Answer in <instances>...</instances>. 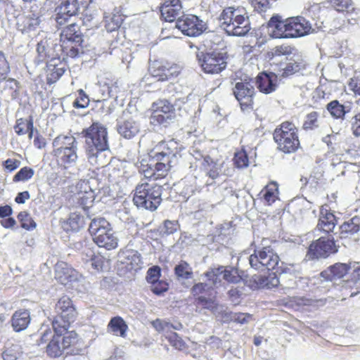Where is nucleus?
Instances as JSON below:
<instances>
[{
	"label": "nucleus",
	"mask_w": 360,
	"mask_h": 360,
	"mask_svg": "<svg viewBox=\"0 0 360 360\" xmlns=\"http://www.w3.org/2000/svg\"><path fill=\"white\" fill-rule=\"evenodd\" d=\"M76 271L68 263L59 262L55 266V278L61 284L66 285L76 277Z\"/></svg>",
	"instance_id": "28"
},
{
	"label": "nucleus",
	"mask_w": 360,
	"mask_h": 360,
	"mask_svg": "<svg viewBox=\"0 0 360 360\" xmlns=\"http://www.w3.org/2000/svg\"><path fill=\"white\" fill-rule=\"evenodd\" d=\"M249 264L257 271H273L268 276L255 274L250 278L246 284L252 290L277 287L279 284L277 274L290 273L294 266L293 264L282 262L271 245L256 248L249 257Z\"/></svg>",
	"instance_id": "1"
},
{
	"label": "nucleus",
	"mask_w": 360,
	"mask_h": 360,
	"mask_svg": "<svg viewBox=\"0 0 360 360\" xmlns=\"http://www.w3.org/2000/svg\"><path fill=\"white\" fill-rule=\"evenodd\" d=\"M161 276V269L159 266H153L149 268L146 273V281L149 284L160 280Z\"/></svg>",
	"instance_id": "58"
},
{
	"label": "nucleus",
	"mask_w": 360,
	"mask_h": 360,
	"mask_svg": "<svg viewBox=\"0 0 360 360\" xmlns=\"http://www.w3.org/2000/svg\"><path fill=\"white\" fill-rule=\"evenodd\" d=\"M84 224V217L80 214L72 212L69 217L62 223L63 229L67 232H77Z\"/></svg>",
	"instance_id": "35"
},
{
	"label": "nucleus",
	"mask_w": 360,
	"mask_h": 360,
	"mask_svg": "<svg viewBox=\"0 0 360 360\" xmlns=\"http://www.w3.org/2000/svg\"><path fill=\"white\" fill-rule=\"evenodd\" d=\"M108 328L114 335L124 338L128 330V326L121 316L112 317L108 324Z\"/></svg>",
	"instance_id": "38"
},
{
	"label": "nucleus",
	"mask_w": 360,
	"mask_h": 360,
	"mask_svg": "<svg viewBox=\"0 0 360 360\" xmlns=\"http://www.w3.org/2000/svg\"><path fill=\"white\" fill-rule=\"evenodd\" d=\"M223 279L229 283L237 284L243 281L247 285L246 281L248 276L242 270L237 268L229 267V269H222Z\"/></svg>",
	"instance_id": "34"
},
{
	"label": "nucleus",
	"mask_w": 360,
	"mask_h": 360,
	"mask_svg": "<svg viewBox=\"0 0 360 360\" xmlns=\"http://www.w3.org/2000/svg\"><path fill=\"white\" fill-rule=\"evenodd\" d=\"M133 202L138 207L155 211L162 202V186L150 182H143L136 187Z\"/></svg>",
	"instance_id": "8"
},
{
	"label": "nucleus",
	"mask_w": 360,
	"mask_h": 360,
	"mask_svg": "<svg viewBox=\"0 0 360 360\" xmlns=\"http://www.w3.org/2000/svg\"><path fill=\"white\" fill-rule=\"evenodd\" d=\"M161 19L165 22H172L179 18L182 13L180 0H165L160 6Z\"/></svg>",
	"instance_id": "21"
},
{
	"label": "nucleus",
	"mask_w": 360,
	"mask_h": 360,
	"mask_svg": "<svg viewBox=\"0 0 360 360\" xmlns=\"http://www.w3.org/2000/svg\"><path fill=\"white\" fill-rule=\"evenodd\" d=\"M22 348L19 342L14 340H8L1 353L4 360H17L22 354Z\"/></svg>",
	"instance_id": "32"
},
{
	"label": "nucleus",
	"mask_w": 360,
	"mask_h": 360,
	"mask_svg": "<svg viewBox=\"0 0 360 360\" xmlns=\"http://www.w3.org/2000/svg\"><path fill=\"white\" fill-rule=\"evenodd\" d=\"M31 321L30 312L28 309L16 310L11 319V324L15 332L19 333L25 330Z\"/></svg>",
	"instance_id": "27"
},
{
	"label": "nucleus",
	"mask_w": 360,
	"mask_h": 360,
	"mask_svg": "<svg viewBox=\"0 0 360 360\" xmlns=\"http://www.w3.org/2000/svg\"><path fill=\"white\" fill-rule=\"evenodd\" d=\"M295 51V46L287 44H283L278 46H276L268 53L269 58L270 59L274 57H279L283 56H290Z\"/></svg>",
	"instance_id": "46"
},
{
	"label": "nucleus",
	"mask_w": 360,
	"mask_h": 360,
	"mask_svg": "<svg viewBox=\"0 0 360 360\" xmlns=\"http://www.w3.org/2000/svg\"><path fill=\"white\" fill-rule=\"evenodd\" d=\"M51 155L58 167L67 170L78 160L77 142L73 136L60 135L53 141Z\"/></svg>",
	"instance_id": "7"
},
{
	"label": "nucleus",
	"mask_w": 360,
	"mask_h": 360,
	"mask_svg": "<svg viewBox=\"0 0 360 360\" xmlns=\"http://www.w3.org/2000/svg\"><path fill=\"white\" fill-rule=\"evenodd\" d=\"M20 165V161L17 159H11L8 158L6 160L4 161L2 163V166L5 171L8 172H11L16 169H18Z\"/></svg>",
	"instance_id": "63"
},
{
	"label": "nucleus",
	"mask_w": 360,
	"mask_h": 360,
	"mask_svg": "<svg viewBox=\"0 0 360 360\" xmlns=\"http://www.w3.org/2000/svg\"><path fill=\"white\" fill-rule=\"evenodd\" d=\"M326 109L334 119H343L346 114L345 106L340 103L338 100L328 103Z\"/></svg>",
	"instance_id": "45"
},
{
	"label": "nucleus",
	"mask_w": 360,
	"mask_h": 360,
	"mask_svg": "<svg viewBox=\"0 0 360 360\" xmlns=\"http://www.w3.org/2000/svg\"><path fill=\"white\" fill-rule=\"evenodd\" d=\"M228 297L232 302L238 304L243 295V292L238 288H232L227 292Z\"/></svg>",
	"instance_id": "64"
},
{
	"label": "nucleus",
	"mask_w": 360,
	"mask_h": 360,
	"mask_svg": "<svg viewBox=\"0 0 360 360\" xmlns=\"http://www.w3.org/2000/svg\"><path fill=\"white\" fill-rule=\"evenodd\" d=\"M55 315L51 325L53 330L65 331L69 329L72 323L77 317V311L73 301L68 295H63L56 302L54 307Z\"/></svg>",
	"instance_id": "9"
},
{
	"label": "nucleus",
	"mask_w": 360,
	"mask_h": 360,
	"mask_svg": "<svg viewBox=\"0 0 360 360\" xmlns=\"http://www.w3.org/2000/svg\"><path fill=\"white\" fill-rule=\"evenodd\" d=\"M18 219L20 223L22 228L26 230H32L35 229L37 224L30 214L27 211H22L18 214Z\"/></svg>",
	"instance_id": "51"
},
{
	"label": "nucleus",
	"mask_w": 360,
	"mask_h": 360,
	"mask_svg": "<svg viewBox=\"0 0 360 360\" xmlns=\"http://www.w3.org/2000/svg\"><path fill=\"white\" fill-rule=\"evenodd\" d=\"M39 23V18L32 13L20 18L17 22V27L22 33H29L35 30Z\"/></svg>",
	"instance_id": "33"
},
{
	"label": "nucleus",
	"mask_w": 360,
	"mask_h": 360,
	"mask_svg": "<svg viewBox=\"0 0 360 360\" xmlns=\"http://www.w3.org/2000/svg\"><path fill=\"white\" fill-rule=\"evenodd\" d=\"M300 63L294 60L287 63L285 67L280 70L279 75L282 78H287L300 72Z\"/></svg>",
	"instance_id": "52"
},
{
	"label": "nucleus",
	"mask_w": 360,
	"mask_h": 360,
	"mask_svg": "<svg viewBox=\"0 0 360 360\" xmlns=\"http://www.w3.org/2000/svg\"><path fill=\"white\" fill-rule=\"evenodd\" d=\"M101 248H104L108 250L115 249L117 247V238L113 235L112 231H109L105 235L100 237L98 240L94 242Z\"/></svg>",
	"instance_id": "44"
},
{
	"label": "nucleus",
	"mask_w": 360,
	"mask_h": 360,
	"mask_svg": "<svg viewBox=\"0 0 360 360\" xmlns=\"http://www.w3.org/2000/svg\"><path fill=\"white\" fill-rule=\"evenodd\" d=\"M77 188L79 189L77 202L84 211H87L94 205L96 197L95 193L89 185L85 182L77 184Z\"/></svg>",
	"instance_id": "24"
},
{
	"label": "nucleus",
	"mask_w": 360,
	"mask_h": 360,
	"mask_svg": "<svg viewBox=\"0 0 360 360\" xmlns=\"http://www.w3.org/2000/svg\"><path fill=\"white\" fill-rule=\"evenodd\" d=\"M169 344L176 349L184 350L186 348V344L183 339L175 332H172L166 336Z\"/></svg>",
	"instance_id": "53"
},
{
	"label": "nucleus",
	"mask_w": 360,
	"mask_h": 360,
	"mask_svg": "<svg viewBox=\"0 0 360 360\" xmlns=\"http://www.w3.org/2000/svg\"><path fill=\"white\" fill-rule=\"evenodd\" d=\"M34 175V170L30 167H22L13 177V181L25 182L30 180Z\"/></svg>",
	"instance_id": "49"
},
{
	"label": "nucleus",
	"mask_w": 360,
	"mask_h": 360,
	"mask_svg": "<svg viewBox=\"0 0 360 360\" xmlns=\"http://www.w3.org/2000/svg\"><path fill=\"white\" fill-rule=\"evenodd\" d=\"M347 85L349 91L353 92L355 96H360V78L359 77L350 78Z\"/></svg>",
	"instance_id": "61"
},
{
	"label": "nucleus",
	"mask_w": 360,
	"mask_h": 360,
	"mask_svg": "<svg viewBox=\"0 0 360 360\" xmlns=\"http://www.w3.org/2000/svg\"><path fill=\"white\" fill-rule=\"evenodd\" d=\"M233 94L243 112H250L254 109L256 91L251 78L237 82L233 88Z\"/></svg>",
	"instance_id": "12"
},
{
	"label": "nucleus",
	"mask_w": 360,
	"mask_h": 360,
	"mask_svg": "<svg viewBox=\"0 0 360 360\" xmlns=\"http://www.w3.org/2000/svg\"><path fill=\"white\" fill-rule=\"evenodd\" d=\"M67 70V64L60 58H53L47 63L45 69L46 83L51 85L58 82Z\"/></svg>",
	"instance_id": "19"
},
{
	"label": "nucleus",
	"mask_w": 360,
	"mask_h": 360,
	"mask_svg": "<svg viewBox=\"0 0 360 360\" xmlns=\"http://www.w3.org/2000/svg\"><path fill=\"white\" fill-rule=\"evenodd\" d=\"M339 246L336 245L334 238L321 236L311 242L306 257L309 260L326 259L338 252Z\"/></svg>",
	"instance_id": "14"
},
{
	"label": "nucleus",
	"mask_w": 360,
	"mask_h": 360,
	"mask_svg": "<svg viewBox=\"0 0 360 360\" xmlns=\"http://www.w3.org/2000/svg\"><path fill=\"white\" fill-rule=\"evenodd\" d=\"M223 266H220L217 268L211 269L207 271L204 275L214 285H217L221 282L219 276L222 275Z\"/></svg>",
	"instance_id": "55"
},
{
	"label": "nucleus",
	"mask_w": 360,
	"mask_h": 360,
	"mask_svg": "<svg viewBox=\"0 0 360 360\" xmlns=\"http://www.w3.org/2000/svg\"><path fill=\"white\" fill-rule=\"evenodd\" d=\"M320 126L319 113L316 111H311L307 113L302 124V129L304 131H312L318 129Z\"/></svg>",
	"instance_id": "43"
},
{
	"label": "nucleus",
	"mask_w": 360,
	"mask_h": 360,
	"mask_svg": "<svg viewBox=\"0 0 360 360\" xmlns=\"http://www.w3.org/2000/svg\"><path fill=\"white\" fill-rule=\"evenodd\" d=\"M32 128H33V119L31 116L29 119H17L14 125L15 132L19 136L26 134Z\"/></svg>",
	"instance_id": "47"
},
{
	"label": "nucleus",
	"mask_w": 360,
	"mask_h": 360,
	"mask_svg": "<svg viewBox=\"0 0 360 360\" xmlns=\"http://www.w3.org/2000/svg\"><path fill=\"white\" fill-rule=\"evenodd\" d=\"M89 231L96 242L101 236L112 231L110 223L104 218L94 219L89 225Z\"/></svg>",
	"instance_id": "30"
},
{
	"label": "nucleus",
	"mask_w": 360,
	"mask_h": 360,
	"mask_svg": "<svg viewBox=\"0 0 360 360\" xmlns=\"http://www.w3.org/2000/svg\"><path fill=\"white\" fill-rule=\"evenodd\" d=\"M277 80L278 76L274 72L263 71L256 77V85L260 92L269 94L276 89Z\"/></svg>",
	"instance_id": "22"
},
{
	"label": "nucleus",
	"mask_w": 360,
	"mask_h": 360,
	"mask_svg": "<svg viewBox=\"0 0 360 360\" xmlns=\"http://www.w3.org/2000/svg\"><path fill=\"white\" fill-rule=\"evenodd\" d=\"M191 292L194 297L196 305L210 311L217 309L219 306L217 300V292L213 287L200 282L192 286Z\"/></svg>",
	"instance_id": "13"
},
{
	"label": "nucleus",
	"mask_w": 360,
	"mask_h": 360,
	"mask_svg": "<svg viewBox=\"0 0 360 360\" xmlns=\"http://www.w3.org/2000/svg\"><path fill=\"white\" fill-rule=\"evenodd\" d=\"M174 273L178 280H188L193 276V268L184 260H181L175 266Z\"/></svg>",
	"instance_id": "39"
},
{
	"label": "nucleus",
	"mask_w": 360,
	"mask_h": 360,
	"mask_svg": "<svg viewBox=\"0 0 360 360\" xmlns=\"http://www.w3.org/2000/svg\"><path fill=\"white\" fill-rule=\"evenodd\" d=\"M278 184L271 181L260 191L259 195L260 199L263 200L266 205H271L278 199Z\"/></svg>",
	"instance_id": "36"
},
{
	"label": "nucleus",
	"mask_w": 360,
	"mask_h": 360,
	"mask_svg": "<svg viewBox=\"0 0 360 360\" xmlns=\"http://www.w3.org/2000/svg\"><path fill=\"white\" fill-rule=\"evenodd\" d=\"M360 231V217L354 216L339 226V238L345 242L358 241L355 236Z\"/></svg>",
	"instance_id": "20"
},
{
	"label": "nucleus",
	"mask_w": 360,
	"mask_h": 360,
	"mask_svg": "<svg viewBox=\"0 0 360 360\" xmlns=\"http://www.w3.org/2000/svg\"><path fill=\"white\" fill-rule=\"evenodd\" d=\"M49 340L46 352L52 358L59 357L65 351L74 355L79 354L84 349V342L75 330L54 329L52 335L51 330L47 328L41 334L39 344H45Z\"/></svg>",
	"instance_id": "2"
},
{
	"label": "nucleus",
	"mask_w": 360,
	"mask_h": 360,
	"mask_svg": "<svg viewBox=\"0 0 360 360\" xmlns=\"http://www.w3.org/2000/svg\"><path fill=\"white\" fill-rule=\"evenodd\" d=\"M277 150L284 154H292L302 148L300 130L292 121H284L277 125L272 132Z\"/></svg>",
	"instance_id": "6"
},
{
	"label": "nucleus",
	"mask_w": 360,
	"mask_h": 360,
	"mask_svg": "<svg viewBox=\"0 0 360 360\" xmlns=\"http://www.w3.org/2000/svg\"><path fill=\"white\" fill-rule=\"evenodd\" d=\"M351 269L352 264H349V262H337L321 271L320 276L326 281H332L334 279L342 278Z\"/></svg>",
	"instance_id": "23"
},
{
	"label": "nucleus",
	"mask_w": 360,
	"mask_h": 360,
	"mask_svg": "<svg viewBox=\"0 0 360 360\" xmlns=\"http://www.w3.org/2000/svg\"><path fill=\"white\" fill-rule=\"evenodd\" d=\"M331 6L338 12L342 13L345 15L351 18H348L349 23H352L351 20L354 22L359 18V9H357L352 0H330Z\"/></svg>",
	"instance_id": "26"
},
{
	"label": "nucleus",
	"mask_w": 360,
	"mask_h": 360,
	"mask_svg": "<svg viewBox=\"0 0 360 360\" xmlns=\"http://www.w3.org/2000/svg\"><path fill=\"white\" fill-rule=\"evenodd\" d=\"M148 72L156 82H164L179 76L181 68L176 63L165 58L150 60Z\"/></svg>",
	"instance_id": "10"
},
{
	"label": "nucleus",
	"mask_w": 360,
	"mask_h": 360,
	"mask_svg": "<svg viewBox=\"0 0 360 360\" xmlns=\"http://www.w3.org/2000/svg\"><path fill=\"white\" fill-rule=\"evenodd\" d=\"M89 104V98L82 89L78 91V96L74 101L72 105L75 108H85Z\"/></svg>",
	"instance_id": "57"
},
{
	"label": "nucleus",
	"mask_w": 360,
	"mask_h": 360,
	"mask_svg": "<svg viewBox=\"0 0 360 360\" xmlns=\"http://www.w3.org/2000/svg\"><path fill=\"white\" fill-rule=\"evenodd\" d=\"M150 285L151 291L157 295H160L169 289V283L165 280H158Z\"/></svg>",
	"instance_id": "56"
},
{
	"label": "nucleus",
	"mask_w": 360,
	"mask_h": 360,
	"mask_svg": "<svg viewBox=\"0 0 360 360\" xmlns=\"http://www.w3.org/2000/svg\"><path fill=\"white\" fill-rule=\"evenodd\" d=\"M150 160L154 162L153 167L156 180L166 177L170 168L174 165L169 160H155L152 157H150Z\"/></svg>",
	"instance_id": "41"
},
{
	"label": "nucleus",
	"mask_w": 360,
	"mask_h": 360,
	"mask_svg": "<svg viewBox=\"0 0 360 360\" xmlns=\"http://www.w3.org/2000/svg\"><path fill=\"white\" fill-rule=\"evenodd\" d=\"M182 149V146L174 139L162 141L151 150L150 157L155 160H169L176 164Z\"/></svg>",
	"instance_id": "15"
},
{
	"label": "nucleus",
	"mask_w": 360,
	"mask_h": 360,
	"mask_svg": "<svg viewBox=\"0 0 360 360\" xmlns=\"http://www.w3.org/2000/svg\"><path fill=\"white\" fill-rule=\"evenodd\" d=\"M60 38L84 40L79 25L75 22L67 25L62 30Z\"/></svg>",
	"instance_id": "40"
},
{
	"label": "nucleus",
	"mask_w": 360,
	"mask_h": 360,
	"mask_svg": "<svg viewBox=\"0 0 360 360\" xmlns=\"http://www.w3.org/2000/svg\"><path fill=\"white\" fill-rule=\"evenodd\" d=\"M233 165L238 169L246 168L249 165V158L245 146L237 148L233 158Z\"/></svg>",
	"instance_id": "42"
},
{
	"label": "nucleus",
	"mask_w": 360,
	"mask_h": 360,
	"mask_svg": "<svg viewBox=\"0 0 360 360\" xmlns=\"http://www.w3.org/2000/svg\"><path fill=\"white\" fill-rule=\"evenodd\" d=\"M176 27L182 34L188 37L200 35L205 30L206 25L197 15L187 14L179 18Z\"/></svg>",
	"instance_id": "17"
},
{
	"label": "nucleus",
	"mask_w": 360,
	"mask_h": 360,
	"mask_svg": "<svg viewBox=\"0 0 360 360\" xmlns=\"http://www.w3.org/2000/svg\"><path fill=\"white\" fill-rule=\"evenodd\" d=\"M11 72V67L5 53L0 50V83L6 81H14V79H8Z\"/></svg>",
	"instance_id": "48"
},
{
	"label": "nucleus",
	"mask_w": 360,
	"mask_h": 360,
	"mask_svg": "<svg viewBox=\"0 0 360 360\" xmlns=\"http://www.w3.org/2000/svg\"><path fill=\"white\" fill-rule=\"evenodd\" d=\"M196 56L202 70L206 74H219L227 66L226 54L219 51L200 52Z\"/></svg>",
	"instance_id": "11"
},
{
	"label": "nucleus",
	"mask_w": 360,
	"mask_h": 360,
	"mask_svg": "<svg viewBox=\"0 0 360 360\" xmlns=\"http://www.w3.org/2000/svg\"><path fill=\"white\" fill-rule=\"evenodd\" d=\"M336 224L337 219L335 214L326 210L321 212L316 228L319 231L329 234L333 232Z\"/></svg>",
	"instance_id": "31"
},
{
	"label": "nucleus",
	"mask_w": 360,
	"mask_h": 360,
	"mask_svg": "<svg viewBox=\"0 0 360 360\" xmlns=\"http://www.w3.org/2000/svg\"><path fill=\"white\" fill-rule=\"evenodd\" d=\"M91 266L96 271H102L105 263H108L107 260L102 255H94L91 259Z\"/></svg>",
	"instance_id": "59"
},
{
	"label": "nucleus",
	"mask_w": 360,
	"mask_h": 360,
	"mask_svg": "<svg viewBox=\"0 0 360 360\" xmlns=\"http://www.w3.org/2000/svg\"><path fill=\"white\" fill-rule=\"evenodd\" d=\"M254 11L262 14L271 8L269 0H248Z\"/></svg>",
	"instance_id": "54"
},
{
	"label": "nucleus",
	"mask_w": 360,
	"mask_h": 360,
	"mask_svg": "<svg viewBox=\"0 0 360 360\" xmlns=\"http://www.w3.org/2000/svg\"><path fill=\"white\" fill-rule=\"evenodd\" d=\"M150 123L162 124L175 117L174 106L166 99H159L151 105Z\"/></svg>",
	"instance_id": "16"
},
{
	"label": "nucleus",
	"mask_w": 360,
	"mask_h": 360,
	"mask_svg": "<svg viewBox=\"0 0 360 360\" xmlns=\"http://www.w3.org/2000/svg\"><path fill=\"white\" fill-rule=\"evenodd\" d=\"M85 152L88 162L97 169L108 164V158L103 152L108 149L107 129L98 123H93L84 129Z\"/></svg>",
	"instance_id": "4"
},
{
	"label": "nucleus",
	"mask_w": 360,
	"mask_h": 360,
	"mask_svg": "<svg viewBox=\"0 0 360 360\" xmlns=\"http://www.w3.org/2000/svg\"><path fill=\"white\" fill-rule=\"evenodd\" d=\"M84 40L68 39L60 38V46L64 56L76 58L82 52Z\"/></svg>",
	"instance_id": "29"
},
{
	"label": "nucleus",
	"mask_w": 360,
	"mask_h": 360,
	"mask_svg": "<svg viewBox=\"0 0 360 360\" xmlns=\"http://www.w3.org/2000/svg\"><path fill=\"white\" fill-rule=\"evenodd\" d=\"M269 36L271 39H294L312 33L314 29L309 20L297 15L283 20L281 16L273 15L267 22Z\"/></svg>",
	"instance_id": "3"
},
{
	"label": "nucleus",
	"mask_w": 360,
	"mask_h": 360,
	"mask_svg": "<svg viewBox=\"0 0 360 360\" xmlns=\"http://www.w3.org/2000/svg\"><path fill=\"white\" fill-rule=\"evenodd\" d=\"M119 134L126 139H131L139 131V124L131 119L122 122L117 127Z\"/></svg>",
	"instance_id": "37"
},
{
	"label": "nucleus",
	"mask_w": 360,
	"mask_h": 360,
	"mask_svg": "<svg viewBox=\"0 0 360 360\" xmlns=\"http://www.w3.org/2000/svg\"><path fill=\"white\" fill-rule=\"evenodd\" d=\"M224 165V161L214 159L210 155H205L202 158L201 168L205 172L207 176L215 180L221 176Z\"/></svg>",
	"instance_id": "25"
},
{
	"label": "nucleus",
	"mask_w": 360,
	"mask_h": 360,
	"mask_svg": "<svg viewBox=\"0 0 360 360\" xmlns=\"http://www.w3.org/2000/svg\"><path fill=\"white\" fill-rule=\"evenodd\" d=\"M127 259L130 261L128 264L131 269L136 270L141 268L142 264L141 257L137 252H133L131 255L128 256Z\"/></svg>",
	"instance_id": "62"
},
{
	"label": "nucleus",
	"mask_w": 360,
	"mask_h": 360,
	"mask_svg": "<svg viewBox=\"0 0 360 360\" xmlns=\"http://www.w3.org/2000/svg\"><path fill=\"white\" fill-rule=\"evenodd\" d=\"M219 19L229 36L245 37L251 30L249 15L243 8L226 7L221 11Z\"/></svg>",
	"instance_id": "5"
},
{
	"label": "nucleus",
	"mask_w": 360,
	"mask_h": 360,
	"mask_svg": "<svg viewBox=\"0 0 360 360\" xmlns=\"http://www.w3.org/2000/svg\"><path fill=\"white\" fill-rule=\"evenodd\" d=\"M79 9L78 0H64L56 8V22L60 25H65L71 17L77 15Z\"/></svg>",
	"instance_id": "18"
},
{
	"label": "nucleus",
	"mask_w": 360,
	"mask_h": 360,
	"mask_svg": "<svg viewBox=\"0 0 360 360\" xmlns=\"http://www.w3.org/2000/svg\"><path fill=\"white\" fill-rule=\"evenodd\" d=\"M351 131L354 136L360 137V112L355 114L352 118Z\"/></svg>",
	"instance_id": "60"
},
{
	"label": "nucleus",
	"mask_w": 360,
	"mask_h": 360,
	"mask_svg": "<svg viewBox=\"0 0 360 360\" xmlns=\"http://www.w3.org/2000/svg\"><path fill=\"white\" fill-rule=\"evenodd\" d=\"M139 172L140 174L143 175L145 179H148L149 181L156 180L155 174V172L154 170L153 165L149 164L148 161L144 159L140 162Z\"/></svg>",
	"instance_id": "50"
}]
</instances>
